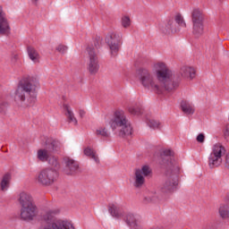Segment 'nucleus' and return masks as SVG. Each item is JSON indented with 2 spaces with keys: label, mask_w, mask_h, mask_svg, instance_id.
<instances>
[{
  "label": "nucleus",
  "mask_w": 229,
  "mask_h": 229,
  "mask_svg": "<svg viewBox=\"0 0 229 229\" xmlns=\"http://www.w3.org/2000/svg\"><path fill=\"white\" fill-rule=\"evenodd\" d=\"M152 71L155 76L146 68L138 70V80L144 89L158 96H162L165 90L173 92L178 89L180 81L174 80V73L165 63H155Z\"/></svg>",
  "instance_id": "1"
},
{
  "label": "nucleus",
  "mask_w": 229,
  "mask_h": 229,
  "mask_svg": "<svg viewBox=\"0 0 229 229\" xmlns=\"http://www.w3.org/2000/svg\"><path fill=\"white\" fill-rule=\"evenodd\" d=\"M40 89V82L33 77L22 78L14 92V101L17 105H22L24 101L33 105L37 101V90Z\"/></svg>",
  "instance_id": "2"
},
{
  "label": "nucleus",
  "mask_w": 229,
  "mask_h": 229,
  "mask_svg": "<svg viewBox=\"0 0 229 229\" xmlns=\"http://www.w3.org/2000/svg\"><path fill=\"white\" fill-rule=\"evenodd\" d=\"M109 125L113 131L119 133L120 137H130V135L133 134V127L124 110H116L113 114V118L109 121Z\"/></svg>",
  "instance_id": "3"
},
{
  "label": "nucleus",
  "mask_w": 229,
  "mask_h": 229,
  "mask_svg": "<svg viewBox=\"0 0 229 229\" xmlns=\"http://www.w3.org/2000/svg\"><path fill=\"white\" fill-rule=\"evenodd\" d=\"M226 155V148L221 143H215L211 148L208 157V165L210 169L219 167L223 164V157Z\"/></svg>",
  "instance_id": "4"
},
{
  "label": "nucleus",
  "mask_w": 229,
  "mask_h": 229,
  "mask_svg": "<svg viewBox=\"0 0 229 229\" xmlns=\"http://www.w3.org/2000/svg\"><path fill=\"white\" fill-rule=\"evenodd\" d=\"M105 40L109 47L111 56H116L121 46H123V33L118 31L108 32Z\"/></svg>",
  "instance_id": "5"
},
{
  "label": "nucleus",
  "mask_w": 229,
  "mask_h": 229,
  "mask_svg": "<svg viewBox=\"0 0 229 229\" xmlns=\"http://www.w3.org/2000/svg\"><path fill=\"white\" fill-rule=\"evenodd\" d=\"M56 180H58V172L51 167L41 170L36 177V182L45 186L53 185Z\"/></svg>",
  "instance_id": "6"
},
{
  "label": "nucleus",
  "mask_w": 229,
  "mask_h": 229,
  "mask_svg": "<svg viewBox=\"0 0 229 229\" xmlns=\"http://www.w3.org/2000/svg\"><path fill=\"white\" fill-rule=\"evenodd\" d=\"M191 21L193 24V35H195V37H201L205 31V25L203 24L205 16H203V13H201L199 9H194L191 13Z\"/></svg>",
  "instance_id": "7"
},
{
  "label": "nucleus",
  "mask_w": 229,
  "mask_h": 229,
  "mask_svg": "<svg viewBox=\"0 0 229 229\" xmlns=\"http://www.w3.org/2000/svg\"><path fill=\"white\" fill-rule=\"evenodd\" d=\"M153 174V170L148 165H142L140 168H137L134 173L133 186L136 189H140L146 183V178Z\"/></svg>",
  "instance_id": "8"
},
{
  "label": "nucleus",
  "mask_w": 229,
  "mask_h": 229,
  "mask_svg": "<svg viewBox=\"0 0 229 229\" xmlns=\"http://www.w3.org/2000/svg\"><path fill=\"white\" fill-rule=\"evenodd\" d=\"M86 54L88 55V71L90 74H97L99 71V59L98 58V54L94 50V47H88L86 49Z\"/></svg>",
  "instance_id": "9"
},
{
  "label": "nucleus",
  "mask_w": 229,
  "mask_h": 229,
  "mask_svg": "<svg viewBox=\"0 0 229 229\" xmlns=\"http://www.w3.org/2000/svg\"><path fill=\"white\" fill-rule=\"evenodd\" d=\"M123 220L130 229H142V216L137 213L127 212Z\"/></svg>",
  "instance_id": "10"
},
{
  "label": "nucleus",
  "mask_w": 229,
  "mask_h": 229,
  "mask_svg": "<svg viewBox=\"0 0 229 229\" xmlns=\"http://www.w3.org/2000/svg\"><path fill=\"white\" fill-rule=\"evenodd\" d=\"M38 229H76L72 222L67 219H57L55 220L52 224L47 225H42Z\"/></svg>",
  "instance_id": "11"
},
{
  "label": "nucleus",
  "mask_w": 229,
  "mask_h": 229,
  "mask_svg": "<svg viewBox=\"0 0 229 229\" xmlns=\"http://www.w3.org/2000/svg\"><path fill=\"white\" fill-rule=\"evenodd\" d=\"M37 205L21 206L20 216L23 221H33L37 217Z\"/></svg>",
  "instance_id": "12"
},
{
  "label": "nucleus",
  "mask_w": 229,
  "mask_h": 229,
  "mask_svg": "<svg viewBox=\"0 0 229 229\" xmlns=\"http://www.w3.org/2000/svg\"><path fill=\"white\" fill-rule=\"evenodd\" d=\"M176 187H178V175L172 174L160 187V191L163 194H167L173 192Z\"/></svg>",
  "instance_id": "13"
},
{
  "label": "nucleus",
  "mask_w": 229,
  "mask_h": 229,
  "mask_svg": "<svg viewBox=\"0 0 229 229\" xmlns=\"http://www.w3.org/2000/svg\"><path fill=\"white\" fill-rule=\"evenodd\" d=\"M162 159L163 164L168 165L170 169L171 167H176V173L180 171V169H178V166L176 165V161H174V152H173V150L165 149L162 153Z\"/></svg>",
  "instance_id": "14"
},
{
  "label": "nucleus",
  "mask_w": 229,
  "mask_h": 229,
  "mask_svg": "<svg viewBox=\"0 0 229 229\" xmlns=\"http://www.w3.org/2000/svg\"><path fill=\"white\" fill-rule=\"evenodd\" d=\"M10 33V23L6 19V13L3 11V6L0 5V35Z\"/></svg>",
  "instance_id": "15"
},
{
  "label": "nucleus",
  "mask_w": 229,
  "mask_h": 229,
  "mask_svg": "<svg viewBox=\"0 0 229 229\" xmlns=\"http://www.w3.org/2000/svg\"><path fill=\"white\" fill-rule=\"evenodd\" d=\"M108 213L114 219H121L124 216V211H123L121 206L115 203H110L108 205Z\"/></svg>",
  "instance_id": "16"
},
{
  "label": "nucleus",
  "mask_w": 229,
  "mask_h": 229,
  "mask_svg": "<svg viewBox=\"0 0 229 229\" xmlns=\"http://www.w3.org/2000/svg\"><path fill=\"white\" fill-rule=\"evenodd\" d=\"M180 74L182 78L194 80V78H196V69H194L192 66L183 65L180 69Z\"/></svg>",
  "instance_id": "17"
},
{
  "label": "nucleus",
  "mask_w": 229,
  "mask_h": 229,
  "mask_svg": "<svg viewBox=\"0 0 229 229\" xmlns=\"http://www.w3.org/2000/svg\"><path fill=\"white\" fill-rule=\"evenodd\" d=\"M19 203L21 207H26V206L28 207L30 205H35V202H33V197H31V194L26 191H21L20 193Z\"/></svg>",
  "instance_id": "18"
},
{
  "label": "nucleus",
  "mask_w": 229,
  "mask_h": 229,
  "mask_svg": "<svg viewBox=\"0 0 229 229\" xmlns=\"http://www.w3.org/2000/svg\"><path fill=\"white\" fill-rule=\"evenodd\" d=\"M78 163L71 158L65 159V168L64 173L65 174H74L76 171H78Z\"/></svg>",
  "instance_id": "19"
},
{
  "label": "nucleus",
  "mask_w": 229,
  "mask_h": 229,
  "mask_svg": "<svg viewBox=\"0 0 229 229\" xmlns=\"http://www.w3.org/2000/svg\"><path fill=\"white\" fill-rule=\"evenodd\" d=\"M160 31L163 33H176L177 31H180V29L174 28V21H168L167 23H161L158 26Z\"/></svg>",
  "instance_id": "20"
},
{
  "label": "nucleus",
  "mask_w": 229,
  "mask_h": 229,
  "mask_svg": "<svg viewBox=\"0 0 229 229\" xmlns=\"http://www.w3.org/2000/svg\"><path fill=\"white\" fill-rule=\"evenodd\" d=\"M181 108L183 114H185V115H193L194 112H196L194 104L187 100H183L181 102Z\"/></svg>",
  "instance_id": "21"
},
{
  "label": "nucleus",
  "mask_w": 229,
  "mask_h": 229,
  "mask_svg": "<svg viewBox=\"0 0 229 229\" xmlns=\"http://www.w3.org/2000/svg\"><path fill=\"white\" fill-rule=\"evenodd\" d=\"M56 214H58L56 209H44L41 213V219L45 221V223H51Z\"/></svg>",
  "instance_id": "22"
},
{
  "label": "nucleus",
  "mask_w": 229,
  "mask_h": 229,
  "mask_svg": "<svg viewBox=\"0 0 229 229\" xmlns=\"http://www.w3.org/2000/svg\"><path fill=\"white\" fill-rule=\"evenodd\" d=\"M27 53L30 60H31L33 64H40V54L35 47H28Z\"/></svg>",
  "instance_id": "23"
},
{
  "label": "nucleus",
  "mask_w": 229,
  "mask_h": 229,
  "mask_svg": "<svg viewBox=\"0 0 229 229\" xmlns=\"http://www.w3.org/2000/svg\"><path fill=\"white\" fill-rule=\"evenodd\" d=\"M84 155L93 160L95 164H99V157H98V152L94 148L90 147L85 148Z\"/></svg>",
  "instance_id": "24"
},
{
  "label": "nucleus",
  "mask_w": 229,
  "mask_h": 229,
  "mask_svg": "<svg viewBox=\"0 0 229 229\" xmlns=\"http://www.w3.org/2000/svg\"><path fill=\"white\" fill-rule=\"evenodd\" d=\"M64 110L65 112V116L67 117L69 123H73L74 124H78V120L74 116V113L72 112V108H71V106L64 104Z\"/></svg>",
  "instance_id": "25"
},
{
  "label": "nucleus",
  "mask_w": 229,
  "mask_h": 229,
  "mask_svg": "<svg viewBox=\"0 0 229 229\" xmlns=\"http://www.w3.org/2000/svg\"><path fill=\"white\" fill-rule=\"evenodd\" d=\"M11 180H12V175H10V174H6L3 176L2 181L0 182L1 191L5 192V191H8V189H10Z\"/></svg>",
  "instance_id": "26"
},
{
  "label": "nucleus",
  "mask_w": 229,
  "mask_h": 229,
  "mask_svg": "<svg viewBox=\"0 0 229 229\" xmlns=\"http://www.w3.org/2000/svg\"><path fill=\"white\" fill-rule=\"evenodd\" d=\"M127 110L131 115H140L142 114V107L140 104H132L128 106Z\"/></svg>",
  "instance_id": "27"
},
{
  "label": "nucleus",
  "mask_w": 229,
  "mask_h": 229,
  "mask_svg": "<svg viewBox=\"0 0 229 229\" xmlns=\"http://www.w3.org/2000/svg\"><path fill=\"white\" fill-rule=\"evenodd\" d=\"M95 135L97 137H102L103 139H108L110 137V131L105 126H99L95 130Z\"/></svg>",
  "instance_id": "28"
},
{
  "label": "nucleus",
  "mask_w": 229,
  "mask_h": 229,
  "mask_svg": "<svg viewBox=\"0 0 229 229\" xmlns=\"http://www.w3.org/2000/svg\"><path fill=\"white\" fill-rule=\"evenodd\" d=\"M45 146H47V149L50 151H58V146H60V142L47 139L45 141Z\"/></svg>",
  "instance_id": "29"
},
{
  "label": "nucleus",
  "mask_w": 229,
  "mask_h": 229,
  "mask_svg": "<svg viewBox=\"0 0 229 229\" xmlns=\"http://www.w3.org/2000/svg\"><path fill=\"white\" fill-rule=\"evenodd\" d=\"M48 164L53 171H56L58 173V170L60 169V162L58 161V158H56V157H50L48 158Z\"/></svg>",
  "instance_id": "30"
},
{
  "label": "nucleus",
  "mask_w": 229,
  "mask_h": 229,
  "mask_svg": "<svg viewBox=\"0 0 229 229\" xmlns=\"http://www.w3.org/2000/svg\"><path fill=\"white\" fill-rule=\"evenodd\" d=\"M218 212L222 219H229V205L228 204L220 206Z\"/></svg>",
  "instance_id": "31"
},
{
  "label": "nucleus",
  "mask_w": 229,
  "mask_h": 229,
  "mask_svg": "<svg viewBox=\"0 0 229 229\" xmlns=\"http://www.w3.org/2000/svg\"><path fill=\"white\" fill-rule=\"evenodd\" d=\"M38 158L41 162H47L49 160V152L46 149L38 150Z\"/></svg>",
  "instance_id": "32"
},
{
  "label": "nucleus",
  "mask_w": 229,
  "mask_h": 229,
  "mask_svg": "<svg viewBox=\"0 0 229 229\" xmlns=\"http://www.w3.org/2000/svg\"><path fill=\"white\" fill-rule=\"evenodd\" d=\"M121 24L125 30H128V28L131 27V18L128 15H123L121 18Z\"/></svg>",
  "instance_id": "33"
},
{
  "label": "nucleus",
  "mask_w": 229,
  "mask_h": 229,
  "mask_svg": "<svg viewBox=\"0 0 229 229\" xmlns=\"http://www.w3.org/2000/svg\"><path fill=\"white\" fill-rule=\"evenodd\" d=\"M147 124L151 130H158L160 128V122L154 119L148 120Z\"/></svg>",
  "instance_id": "34"
},
{
  "label": "nucleus",
  "mask_w": 229,
  "mask_h": 229,
  "mask_svg": "<svg viewBox=\"0 0 229 229\" xmlns=\"http://www.w3.org/2000/svg\"><path fill=\"white\" fill-rule=\"evenodd\" d=\"M175 22L181 28H185L187 26V24L185 23V21H183V17L181 14H177L175 16Z\"/></svg>",
  "instance_id": "35"
},
{
  "label": "nucleus",
  "mask_w": 229,
  "mask_h": 229,
  "mask_svg": "<svg viewBox=\"0 0 229 229\" xmlns=\"http://www.w3.org/2000/svg\"><path fill=\"white\" fill-rule=\"evenodd\" d=\"M158 198V193L157 191L148 193L147 197H145V201L149 203V201H155Z\"/></svg>",
  "instance_id": "36"
},
{
  "label": "nucleus",
  "mask_w": 229,
  "mask_h": 229,
  "mask_svg": "<svg viewBox=\"0 0 229 229\" xmlns=\"http://www.w3.org/2000/svg\"><path fill=\"white\" fill-rule=\"evenodd\" d=\"M67 46L65 45H59L57 47H56V51H58V53H61L62 55H65V53H67Z\"/></svg>",
  "instance_id": "37"
},
{
  "label": "nucleus",
  "mask_w": 229,
  "mask_h": 229,
  "mask_svg": "<svg viewBox=\"0 0 229 229\" xmlns=\"http://www.w3.org/2000/svg\"><path fill=\"white\" fill-rule=\"evenodd\" d=\"M197 142H199V144H203V142H205V134L199 133L197 136Z\"/></svg>",
  "instance_id": "38"
},
{
  "label": "nucleus",
  "mask_w": 229,
  "mask_h": 229,
  "mask_svg": "<svg viewBox=\"0 0 229 229\" xmlns=\"http://www.w3.org/2000/svg\"><path fill=\"white\" fill-rule=\"evenodd\" d=\"M85 114H86L85 110H83V109L79 110L80 117H85Z\"/></svg>",
  "instance_id": "39"
},
{
  "label": "nucleus",
  "mask_w": 229,
  "mask_h": 229,
  "mask_svg": "<svg viewBox=\"0 0 229 229\" xmlns=\"http://www.w3.org/2000/svg\"><path fill=\"white\" fill-rule=\"evenodd\" d=\"M31 4H34L35 6H37L38 4V1L39 0H30Z\"/></svg>",
  "instance_id": "40"
}]
</instances>
